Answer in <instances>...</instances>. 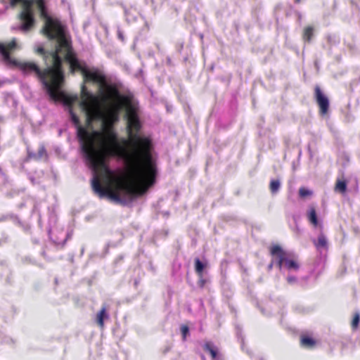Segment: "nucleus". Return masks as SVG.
Instances as JSON below:
<instances>
[{
  "label": "nucleus",
  "instance_id": "4468645a",
  "mask_svg": "<svg viewBox=\"0 0 360 360\" xmlns=\"http://www.w3.org/2000/svg\"><path fill=\"white\" fill-rule=\"evenodd\" d=\"M108 318L109 316L107 313V307L106 305H103L96 315V323L98 326L103 329L104 328V320L108 319Z\"/></svg>",
  "mask_w": 360,
  "mask_h": 360
},
{
  "label": "nucleus",
  "instance_id": "aec40b11",
  "mask_svg": "<svg viewBox=\"0 0 360 360\" xmlns=\"http://www.w3.org/2000/svg\"><path fill=\"white\" fill-rule=\"evenodd\" d=\"M37 53L41 55L45 60V63L47 66L51 65V59L50 57L48 56L51 53V51H46L43 47H38L37 49Z\"/></svg>",
  "mask_w": 360,
  "mask_h": 360
},
{
  "label": "nucleus",
  "instance_id": "393cba45",
  "mask_svg": "<svg viewBox=\"0 0 360 360\" xmlns=\"http://www.w3.org/2000/svg\"><path fill=\"white\" fill-rule=\"evenodd\" d=\"M37 155L38 160L43 158H46L47 156L46 150L44 146H41L39 147Z\"/></svg>",
  "mask_w": 360,
  "mask_h": 360
},
{
  "label": "nucleus",
  "instance_id": "412c9836",
  "mask_svg": "<svg viewBox=\"0 0 360 360\" xmlns=\"http://www.w3.org/2000/svg\"><path fill=\"white\" fill-rule=\"evenodd\" d=\"M204 349L210 352L212 359H215L217 358V352L213 348L211 342H206L204 345Z\"/></svg>",
  "mask_w": 360,
  "mask_h": 360
},
{
  "label": "nucleus",
  "instance_id": "c85d7f7f",
  "mask_svg": "<svg viewBox=\"0 0 360 360\" xmlns=\"http://www.w3.org/2000/svg\"><path fill=\"white\" fill-rule=\"evenodd\" d=\"M288 283H292L296 281V278L294 276H288L287 278Z\"/></svg>",
  "mask_w": 360,
  "mask_h": 360
},
{
  "label": "nucleus",
  "instance_id": "1a4fd4ad",
  "mask_svg": "<svg viewBox=\"0 0 360 360\" xmlns=\"http://www.w3.org/2000/svg\"><path fill=\"white\" fill-rule=\"evenodd\" d=\"M314 99L319 108V115L321 116L327 115L330 108L329 99L318 85L314 87Z\"/></svg>",
  "mask_w": 360,
  "mask_h": 360
},
{
  "label": "nucleus",
  "instance_id": "b1692460",
  "mask_svg": "<svg viewBox=\"0 0 360 360\" xmlns=\"http://www.w3.org/2000/svg\"><path fill=\"white\" fill-rule=\"evenodd\" d=\"M312 195V192L304 187H301L299 189V195L301 198H304L306 197L310 196Z\"/></svg>",
  "mask_w": 360,
  "mask_h": 360
},
{
  "label": "nucleus",
  "instance_id": "a211bd4d",
  "mask_svg": "<svg viewBox=\"0 0 360 360\" xmlns=\"http://www.w3.org/2000/svg\"><path fill=\"white\" fill-rule=\"evenodd\" d=\"M314 36V27L312 26H307L302 33V39L304 41L310 43Z\"/></svg>",
  "mask_w": 360,
  "mask_h": 360
},
{
  "label": "nucleus",
  "instance_id": "cd10ccee",
  "mask_svg": "<svg viewBox=\"0 0 360 360\" xmlns=\"http://www.w3.org/2000/svg\"><path fill=\"white\" fill-rule=\"evenodd\" d=\"M27 159L28 160L33 159V160H38L37 155L34 153L28 152Z\"/></svg>",
  "mask_w": 360,
  "mask_h": 360
},
{
  "label": "nucleus",
  "instance_id": "7c9ffc66",
  "mask_svg": "<svg viewBox=\"0 0 360 360\" xmlns=\"http://www.w3.org/2000/svg\"><path fill=\"white\" fill-rule=\"evenodd\" d=\"M205 283V281L204 279H200L198 282L199 286L202 288Z\"/></svg>",
  "mask_w": 360,
  "mask_h": 360
},
{
  "label": "nucleus",
  "instance_id": "20e7f679",
  "mask_svg": "<svg viewBox=\"0 0 360 360\" xmlns=\"http://www.w3.org/2000/svg\"><path fill=\"white\" fill-rule=\"evenodd\" d=\"M84 82H94L100 85L101 98L103 103L110 102L115 97H120L122 101L129 107L130 112L133 111L130 99L128 96L120 94L119 88L115 83H108L105 75L98 70L90 71L86 68L82 73Z\"/></svg>",
  "mask_w": 360,
  "mask_h": 360
},
{
  "label": "nucleus",
  "instance_id": "dca6fc26",
  "mask_svg": "<svg viewBox=\"0 0 360 360\" xmlns=\"http://www.w3.org/2000/svg\"><path fill=\"white\" fill-rule=\"evenodd\" d=\"M1 48H3L8 54H11V52L14 51L18 48L16 39H13L6 44H0V53L3 56Z\"/></svg>",
  "mask_w": 360,
  "mask_h": 360
},
{
  "label": "nucleus",
  "instance_id": "6e6552de",
  "mask_svg": "<svg viewBox=\"0 0 360 360\" xmlns=\"http://www.w3.org/2000/svg\"><path fill=\"white\" fill-rule=\"evenodd\" d=\"M20 19L22 22L19 27L20 30L26 32L34 27V18L30 4L25 5L22 11L20 14Z\"/></svg>",
  "mask_w": 360,
  "mask_h": 360
},
{
  "label": "nucleus",
  "instance_id": "a878e982",
  "mask_svg": "<svg viewBox=\"0 0 360 360\" xmlns=\"http://www.w3.org/2000/svg\"><path fill=\"white\" fill-rule=\"evenodd\" d=\"M37 4L41 11V15L47 16L45 11V3L44 0H37Z\"/></svg>",
  "mask_w": 360,
  "mask_h": 360
},
{
  "label": "nucleus",
  "instance_id": "39448f33",
  "mask_svg": "<svg viewBox=\"0 0 360 360\" xmlns=\"http://www.w3.org/2000/svg\"><path fill=\"white\" fill-rule=\"evenodd\" d=\"M80 106L86 113V126H90L95 120L101 119V110L98 99L87 90L84 84L81 87Z\"/></svg>",
  "mask_w": 360,
  "mask_h": 360
},
{
  "label": "nucleus",
  "instance_id": "f8f14e48",
  "mask_svg": "<svg viewBox=\"0 0 360 360\" xmlns=\"http://www.w3.org/2000/svg\"><path fill=\"white\" fill-rule=\"evenodd\" d=\"M312 243L317 250H328V248L327 238L322 231L319 233L317 239H314Z\"/></svg>",
  "mask_w": 360,
  "mask_h": 360
},
{
  "label": "nucleus",
  "instance_id": "f257e3e1",
  "mask_svg": "<svg viewBox=\"0 0 360 360\" xmlns=\"http://www.w3.org/2000/svg\"><path fill=\"white\" fill-rule=\"evenodd\" d=\"M70 119L77 128V136L86 164L94 173L93 191L102 198L123 203L121 193L131 198L143 195L154 186L158 168L153 158L136 154L118 142L114 125L103 119L102 131L89 132L81 125L78 116L69 105Z\"/></svg>",
  "mask_w": 360,
  "mask_h": 360
},
{
  "label": "nucleus",
  "instance_id": "ddd939ff",
  "mask_svg": "<svg viewBox=\"0 0 360 360\" xmlns=\"http://www.w3.org/2000/svg\"><path fill=\"white\" fill-rule=\"evenodd\" d=\"M300 346L307 349H312L316 345V341L311 336L302 334L300 337Z\"/></svg>",
  "mask_w": 360,
  "mask_h": 360
},
{
  "label": "nucleus",
  "instance_id": "423d86ee",
  "mask_svg": "<svg viewBox=\"0 0 360 360\" xmlns=\"http://www.w3.org/2000/svg\"><path fill=\"white\" fill-rule=\"evenodd\" d=\"M270 254L276 261L279 269L283 267L288 270L297 271L300 268L299 263L291 258L289 254L285 252L279 245H273L269 248Z\"/></svg>",
  "mask_w": 360,
  "mask_h": 360
},
{
  "label": "nucleus",
  "instance_id": "7ed1b4c3",
  "mask_svg": "<svg viewBox=\"0 0 360 360\" xmlns=\"http://www.w3.org/2000/svg\"><path fill=\"white\" fill-rule=\"evenodd\" d=\"M1 51L5 63L18 67L24 75H34L37 77L53 101H61L67 105H72L77 101V96H68L61 91L64 82V72L60 71V61L56 53L51 55V65L41 69L34 62L18 61L12 58L3 48Z\"/></svg>",
  "mask_w": 360,
  "mask_h": 360
},
{
  "label": "nucleus",
  "instance_id": "9b49d317",
  "mask_svg": "<svg viewBox=\"0 0 360 360\" xmlns=\"http://www.w3.org/2000/svg\"><path fill=\"white\" fill-rule=\"evenodd\" d=\"M64 60L69 64L70 72L74 74L75 72L79 71L83 73V70L86 69L85 65H82L77 58L76 54L73 51L66 53L64 56Z\"/></svg>",
  "mask_w": 360,
  "mask_h": 360
},
{
  "label": "nucleus",
  "instance_id": "72a5a7b5",
  "mask_svg": "<svg viewBox=\"0 0 360 360\" xmlns=\"http://www.w3.org/2000/svg\"><path fill=\"white\" fill-rule=\"evenodd\" d=\"M300 1V0H295L296 3H299Z\"/></svg>",
  "mask_w": 360,
  "mask_h": 360
},
{
  "label": "nucleus",
  "instance_id": "2eb2a0df",
  "mask_svg": "<svg viewBox=\"0 0 360 360\" xmlns=\"http://www.w3.org/2000/svg\"><path fill=\"white\" fill-rule=\"evenodd\" d=\"M307 219L314 227L319 225V220L316 209L314 206H310L307 213Z\"/></svg>",
  "mask_w": 360,
  "mask_h": 360
},
{
  "label": "nucleus",
  "instance_id": "0eeeda50",
  "mask_svg": "<svg viewBox=\"0 0 360 360\" xmlns=\"http://www.w3.org/2000/svg\"><path fill=\"white\" fill-rule=\"evenodd\" d=\"M44 34L50 39H55L64 34L63 28L59 20L46 16Z\"/></svg>",
  "mask_w": 360,
  "mask_h": 360
},
{
  "label": "nucleus",
  "instance_id": "473e14b6",
  "mask_svg": "<svg viewBox=\"0 0 360 360\" xmlns=\"http://www.w3.org/2000/svg\"><path fill=\"white\" fill-rule=\"evenodd\" d=\"M20 1V0H12L11 3H12V4H14L17 3V2H19Z\"/></svg>",
  "mask_w": 360,
  "mask_h": 360
},
{
  "label": "nucleus",
  "instance_id": "bb28decb",
  "mask_svg": "<svg viewBox=\"0 0 360 360\" xmlns=\"http://www.w3.org/2000/svg\"><path fill=\"white\" fill-rule=\"evenodd\" d=\"M181 332L183 340H185L186 339L187 335H188V333H189L188 327L186 325L181 326Z\"/></svg>",
  "mask_w": 360,
  "mask_h": 360
},
{
  "label": "nucleus",
  "instance_id": "9d476101",
  "mask_svg": "<svg viewBox=\"0 0 360 360\" xmlns=\"http://www.w3.org/2000/svg\"><path fill=\"white\" fill-rule=\"evenodd\" d=\"M58 40V45L56 48V50L53 51H51V53L49 54V57L51 59V63H52V57L51 55L56 53L57 56L60 61V71L61 72H63V68H62V59L59 56V53H62L63 50L66 53H68L69 51H73L72 49V47L70 46V44L67 40V39L65 37V33L62 34L61 36H59L56 38Z\"/></svg>",
  "mask_w": 360,
  "mask_h": 360
},
{
  "label": "nucleus",
  "instance_id": "4be33fe9",
  "mask_svg": "<svg viewBox=\"0 0 360 360\" xmlns=\"http://www.w3.org/2000/svg\"><path fill=\"white\" fill-rule=\"evenodd\" d=\"M280 181L278 180H271L269 184V189L271 193H276L280 188Z\"/></svg>",
  "mask_w": 360,
  "mask_h": 360
},
{
  "label": "nucleus",
  "instance_id": "f03ea898",
  "mask_svg": "<svg viewBox=\"0 0 360 360\" xmlns=\"http://www.w3.org/2000/svg\"><path fill=\"white\" fill-rule=\"evenodd\" d=\"M130 99L133 111L130 112L129 107L124 104L120 97H115L112 101L106 102L109 104L105 120L110 124H115L120 120V113L122 109L125 110L124 117L127 120V139H122V145L128 146L136 154L148 157V150H153V144L150 137L139 134L142 128V124L139 118V102L134 98L132 95H125Z\"/></svg>",
  "mask_w": 360,
  "mask_h": 360
},
{
  "label": "nucleus",
  "instance_id": "5701e85b",
  "mask_svg": "<svg viewBox=\"0 0 360 360\" xmlns=\"http://www.w3.org/2000/svg\"><path fill=\"white\" fill-rule=\"evenodd\" d=\"M360 322V313L356 312L354 314L352 321L351 322V327L353 330H356L359 327Z\"/></svg>",
  "mask_w": 360,
  "mask_h": 360
},
{
  "label": "nucleus",
  "instance_id": "c756f323",
  "mask_svg": "<svg viewBox=\"0 0 360 360\" xmlns=\"http://www.w3.org/2000/svg\"><path fill=\"white\" fill-rule=\"evenodd\" d=\"M0 177L2 179V180H5L6 175L5 173L3 172L2 169L0 167Z\"/></svg>",
  "mask_w": 360,
  "mask_h": 360
},
{
  "label": "nucleus",
  "instance_id": "2f4dec72",
  "mask_svg": "<svg viewBox=\"0 0 360 360\" xmlns=\"http://www.w3.org/2000/svg\"><path fill=\"white\" fill-rule=\"evenodd\" d=\"M273 264H274V261H271V262L270 263V264L269 265V269H271L273 266Z\"/></svg>",
  "mask_w": 360,
  "mask_h": 360
},
{
  "label": "nucleus",
  "instance_id": "f3484780",
  "mask_svg": "<svg viewBox=\"0 0 360 360\" xmlns=\"http://www.w3.org/2000/svg\"><path fill=\"white\" fill-rule=\"evenodd\" d=\"M347 182L345 179H338L336 180L334 191L341 194H345L347 192Z\"/></svg>",
  "mask_w": 360,
  "mask_h": 360
},
{
  "label": "nucleus",
  "instance_id": "6ab92c4d",
  "mask_svg": "<svg viewBox=\"0 0 360 360\" xmlns=\"http://www.w3.org/2000/svg\"><path fill=\"white\" fill-rule=\"evenodd\" d=\"M206 266L205 264H204L199 258L195 259V271L196 274L202 277L203 270L205 267Z\"/></svg>",
  "mask_w": 360,
  "mask_h": 360
}]
</instances>
